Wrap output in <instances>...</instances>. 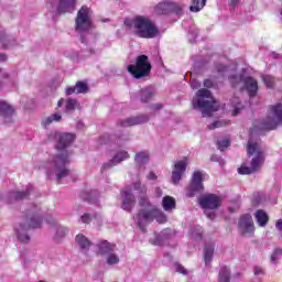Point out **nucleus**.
I'll use <instances>...</instances> for the list:
<instances>
[{
	"mask_svg": "<svg viewBox=\"0 0 282 282\" xmlns=\"http://www.w3.org/2000/svg\"><path fill=\"white\" fill-rule=\"evenodd\" d=\"M231 107L234 108L232 116H239V113H241V109H243V104H241V99H239V97H234L231 100Z\"/></svg>",
	"mask_w": 282,
	"mask_h": 282,
	"instance_id": "32",
	"label": "nucleus"
},
{
	"mask_svg": "<svg viewBox=\"0 0 282 282\" xmlns=\"http://www.w3.org/2000/svg\"><path fill=\"white\" fill-rule=\"evenodd\" d=\"M191 87H192V89H199V87H202V83H199V80H197V79H192Z\"/></svg>",
	"mask_w": 282,
	"mask_h": 282,
	"instance_id": "49",
	"label": "nucleus"
},
{
	"mask_svg": "<svg viewBox=\"0 0 282 282\" xmlns=\"http://www.w3.org/2000/svg\"><path fill=\"white\" fill-rule=\"evenodd\" d=\"M0 116L4 122H12V116H14V108L7 101H0Z\"/></svg>",
	"mask_w": 282,
	"mask_h": 282,
	"instance_id": "21",
	"label": "nucleus"
},
{
	"mask_svg": "<svg viewBox=\"0 0 282 282\" xmlns=\"http://www.w3.org/2000/svg\"><path fill=\"white\" fill-rule=\"evenodd\" d=\"M229 80L232 87H237V85H239V83H243L246 78H243V75H230Z\"/></svg>",
	"mask_w": 282,
	"mask_h": 282,
	"instance_id": "37",
	"label": "nucleus"
},
{
	"mask_svg": "<svg viewBox=\"0 0 282 282\" xmlns=\"http://www.w3.org/2000/svg\"><path fill=\"white\" fill-rule=\"evenodd\" d=\"M149 115H139L137 117H130L127 119H119L117 121V127H135V124H144L149 122Z\"/></svg>",
	"mask_w": 282,
	"mask_h": 282,
	"instance_id": "18",
	"label": "nucleus"
},
{
	"mask_svg": "<svg viewBox=\"0 0 282 282\" xmlns=\"http://www.w3.org/2000/svg\"><path fill=\"white\" fill-rule=\"evenodd\" d=\"M46 223L50 224L51 226H56V219H54V217L52 216L46 218Z\"/></svg>",
	"mask_w": 282,
	"mask_h": 282,
	"instance_id": "53",
	"label": "nucleus"
},
{
	"mask_svg": "<svg viewBox=\"0 0 282 282\" xmlns=\"http://www.w3.org/2000/svg\"><path fill=\"white\" fill-rule=\"evenodd\" d=\"M63 102H65L63 99H59L57 102V107H63Z\"/></svg>",
	"mask_w": 282,
	"mask_h": 282,
	"instance_id": "63",
	"label": "nucleus"
},
{
	"mask_svg": "<svg viewBox=\"0 0 282 282\" xmlns=\"http://www.w3.org/2000/svg\"><path fill=\"white\" fill-rule=\"evenodd\" d=\"M132 189L138 191L139 193V206L140 210H151V208H155L154 205L151 204L149 197H147V185H142L140 181H137L132 184Z\"/></svg>",
	"mask_w": 282,
	"mask_h": 282,
	"instance_id": "11",
	"label": "nucleus"
},
{
	"mask_svg": "<svg viewBox=\"0 0 282 282\" xmlns=\"http://www.w3.org/2000/svg\"><path fill=\"white\" fill-rule=\"evenodd\" d=\"M72 94H76V86L75 87H68L66 89V96H72Z\"/></svg>",
	"mask_w": 282,
	"mask_h": 282,
	"instance_id": "52",
	"label": "nucleus"
},
{
	"mask_svg": "<svg viewBox=\"0 0 282 282\" xmlns=\"http://www.w3.org/2000/svg\"><path fill=\"white\" fill-rule=\"evenodd\" d=\"M88 52H89V54H94V52H95V51H94V47H89V48H88Z\"/></svg>",
	"mask_w": 282,
	"mask_h": 282,
	"instance_id": "64",
	"label": "nucleus"
},
{
	"mask_svg": "<svg viewBox=\"0 0 282 282\" xmlns=\"http://www.w3.org/2000/svg\"><path fill=\"white\" fill-rule=\"evenodd\" d=\"M98 197H100V193L96 189H93L89 193L88 202H91L93 204H96V202H98Z\"/></svg>",
	"mask_w": 282,
	"mask_h": 282,
	"instance_id": "43",
	"label": "nucleus"
},
{
	"mask_svg": "<svg viewBox=\"0 0 282 282\" xmlns=\"http://www.w3.org/2000/svg\"><path fill=\"white\" fill-rule=\"evenodd\" d=\"M275 228L276 230H279L280 232H282V219H279L275 224Z\"/></svg>",
	"mask_w": 282,
	"mask_h": 282,
	"instance_id": "55",
	"label": "nucleus"
},
{
	"mask_svg": "<svg viewBox=\"0 0 282 282\" xmlns=\"http://www.w3.org/2000/svg\"><path fill=\"white\" fill-rule=\"evenodd\" d=\"M124 25L132 28L139 39H155L160 32L155 23L144 15H137L131 20H126Z\"/></svg>",
	"mask_w": 282,
	"mask_h": 282,
	"instance_id": "4",
	"label": "nucleus"
},
{
	"mask_svg": "<svg viewBox=\"0 0 282 282\" xmlns=\"http://www.w3.org/2000/svg\"><path fill=\"white\" fill-rule=\"evenodd\" d=\"M230 8H237L239 6V0H230Z\"/></svg>",
	"mask_w": 282,
	"mask_h": 282,
	"instance_id": "59",
	"label": "nucleus"
},
{
	"mask_svg": "<svg viewBox=\"0 0 282 282\" xmlns=\"http://www.w3.org/2000/svg\"><path fill=\"white\" fill-rule=\"evenodd\" d=\"M189 34H193V39L195 40V39H197V36L199 35V31H197V30H191V31H189Z\"/></svg>",
	"mask_w": 282,
	"mask_h": 282,
	"instance_id": "58",
	"label": "nucleus"
},
{
	"mask_svg": "<svg viewBox=\"0 0 282 282\" xmlns=\"http://www.w3.org/2000/svg\"><path fill=\"white\" fill-rule=\"evenodd\" d=\"M69 230L66 227L59 226L57 227L56 234H55V241H61L63 237H66Z\"/></svg>",
	"mask_w": 282,
	"mask_h": 282,
	"instance_id": "35",
	"label": "nucleus"
},
{
	"mask_svg": "<svg viewBox=\"0 0 282 282\" xmlns=\"http://www.w3.org/2000/svg\"><path fill=\"white\" fill-rule=\"evenodd\" d=\"M174 270L180 274H184V275L188 274V270H186V268H184V265L180 263H174Z\"/></svg>",
	"mask_w": 282,
	"mask_h": 282,
	"instance_id": "46",
	"label": "nucleus"
},
{
	"mask_svg": "<svg viewBox=\"0 0 282 282\" xmlns=\"http://www.w3.org/2000/svg\"><path fill=\"white\" fill-rule=\"evenodd\" d=\"M253 273H254L256 276H261V275L265 274L264 271H263V268H261V267H254L253 268Z\"/></svg>",
	"mask_w": 282,
	"mask_h": 282,
	"instance_id": "48",
	"label": "nucleus"
},
{
	"mask_svg": "<svg viewBox=\"0 0 282 282\" xmlns=\"http://www.w3.org/2000/svg\"><path fill=\"white\" fill-rule=\"evenodd\" d=\"M219 282H230V269L223 267L219 271Z\"/></svg>",
	"mask_w": 282,
	"mask_h": 282,
	"instance_id": "34",
	"label": "nucleus"
},
{
	"mask_svg": "<svg viewBox=\"0 0 282 282\" xmlns=\"http://www.w3.org/2000/svg\"><path fill=\"white\" fill-rule=\"evenodd\" d=\"M155 95V89L153 87L148 86L140 90L141 102H149L151 98Z\"/></svg>",
	"mask_w": 282,
	"mask_h": 282,
	"instance_id": "28",
	"label": "nucleus"
},
{
	"mask_svg": "<svg viewBox=\"0 0 282 282\" xmlns=\"http://www.w3.org/2000/svg\"><path fill=\"white\" fill-rule=\"evenodd\" d=\"M32 193H34V186L29 184L26 185L25 191L9 192L8 195L1 196V200L6 204H14V202H22V199H28Z\"/></svg>",
	"mask_w": 282,
	"mask_h": 282,
	"instance_id": "10",
	"label": "nucleus"
},
{
	"mask_svg": "<svg viewBox=\"0 0 282 282\" xmlns=\"http://www.w3.org/2000/svg\"><path fill=\"white\" fill-rule=\"evenodd\" d=\"M89 30H91V9L83 6L75 19V32L80 35V43L84 45H91L89 43V36H91Z\"/></svg>",
	"mask_w": 282,
	"mask_h": 282,
	"instance_id": "6",
	"label": "nucleus"
},
{
	"mask_svg": "<svg viewBox=\"0 0 282 282\" xmlns=\"http://www.w3.org/2000/svg\"><path fill=\"white\" fill-rule=\"evenodd\" d=\"M262 80L269 89H272L274 87V77H272L271 75H264L262 77Z\"/></svg>",
	"mask_w": 282,
	"mask_h": 282,
	"instance_id": "39",
	"label": "nucleus"
},
{
	"mask_svg": "<svg viewBox=\"0 0 282 282\" xmlns=\"http://www.w3.org/2000/svg\"><path fill=\"white\" fill-rule=\"evenodd\" d=\"M109 143V135H102L99 138V144H108Z\"/></svg>",
	"mask_w": 282,
	"mask_h": 282,
	"instance_id": "51",
	"label": "nucleus"
},
{
	"mask_svg": "<svg viewBox=\"0 0 282 282\" xmlns=\"http://www.w3.org/2000/svg\"><path fill=\"white\" fill-rule=\"evenodd\" d=\"M204 87L207 89H213V87H217V84L213 79H205Z\"/></svg>",
	"mask_w": 282,
	"mask_h": 282,
	"instance_id": "47",
	"label": "nucleus"
},
{
	"mask_svg": "<svg viewBox=\"0 0 282 282\" xmlns=\"http://www.w3.org/2000/svg\"><path fill=\"white\" fill-rule=\"evenodd\" d=\"M8 61V55L6 53H0V63H6Z\"/></svg>",
	"mask_w": 282,
	"mask_h": 282,
	"instance_id": "57",
	"label": "nucleus"
},
{
	"mask_svg": "<svg viewBox=\"0 0 282 282\" xmlns=\"http://www.w3.org/2000/svg\"><path fill=\"white\" fill-rule=\"evenodd\" d=\"M155 195H156V197H162V195H163L162 188L156 187V188H155Z\"/></svg>",
	"mask_w": 282,
	"mask_h": 282,
	"instance_id": "61",
	"label": "nucleus"
},
{
	"mask_svg": "<svg viewBox=\"0 0 282 282\" xmlns=\"http://www.w3.org/2000/svg\"><path fill=\"white\" fill-rule=\"evenodd\" d=\"M121 208L128 213H131V210H133V206H135V196L133 195V189L131 187H126L121 192Z\"/></svg>",
	"mask_w": 282,
	"mask_h": 282,
	"instance_id": "17",
	"label": "nucleus"
},
{
	"mask_svg": "<svg viewBox=\"0 0 282 282\" xmlns=\"http://www.w3.org/2000/svg\"><path fill=\"white\" fill-rule=\"evenodd\" d=\"M75 88L76 94H87V91H89V86L83 82H77Z\"/></svg>",
	"mask_w": 282,
	"mask_h": 282,
	"instance_id": "38",
	"label": "nucleus"
},
{
	"mask_svg": "<svg viewBox=\"0 0 282 282\" xmlns=\"http://www.w3.org/2000/svg\"><path fill=\"white\" fill-rule=\"evenodd\" d=\"M171 235H173L172 229H163L160 234L154 235V240H150L153 246H162L169 239H171Z\"/></svg>",
	"mask_w": 282,
	"mask_h": 282,
	"instance_id": "22",
	"label": "nucleus"
},
{
	"mask_svg": "<svg viewBox=\"0 0 282 282\" xmlns=\"http://www.w3.org/2000/svg\"><path fill=\"white\" fill-rule=\"evenodd\" d=\"M129 158H130L129 152L124 150H119L118 152H116V154L109 162L102 164L101 173H105L107 169L117 166V164H120V162H124V160H129Z\"/></svg>",
	"mask_w": 282,
	"mask_h": 282,
	"instance_id": "19",
	"label": "nucleus"
},
{
	"mask_svg": "<svg viewBox=\"0 0 282 282\" xmlns=\"http://www.w3.org/2000/svg\"><path fill=\"white\" fill-rule=\"evenodd\" d=\"M48 139L55 140L58 152L46 163V174L48 176L55 175L56 180L61 181L70 173L67 169V164H69V151L67 149L72 147L76 135L69 132H51Z\"/></svg>",
	"mask_w": 282,
	"mask_h": 282,
	"instance_id": "2",
	"label": "nucleus"
},
{
	"mask_svg": "<svg viewBox=\"0 0 282 282\" xmlns=\"http://www.w3.org/2000/svg\"><path fill=\"white\" fill-rule=\"evenodd\" d=\"M215 254V243L206 242L204 247V261L205 265H210L213 261V257Z\"/></svg>",
	"mask_w": 282,
	"mask_h": 282,
	"instance_id": "24",
	"label": "nucleus"
},
{
	"mask_svg": "<svg viewBox=\"0 0 282 282\" xmlns=\"http://www.w3.org/2000/svg\"><path fill=\"white\" fill-rule=\"evenodd\" d=\"M154 12L156 14H171V12L174 14H181L182 7L177 4V2L165 0L155 7Z\"/></svg>",
	"mask_w": 282,
	"mask_h": 282,
	"instance_id": "14",
	"label": "nucleus"
},
{
	"mask_svg": "<svg viewBox=\"0 0 282 282\" xmlns=\"http://www.w3.org/2000/svg\"><path fill=\"white\" fill-rule=\"evenodd\" d=\"M154 219L158 224H166L167 221L166 215L161 209H158V207L151 208L150 210H139L137 215V224L142 232H147V226L152 224Z\"/></svg>",
	"mask_w": 282,
	"mask_h": 282,
	"instance_id": "7",
	"label": "nucleus"
},
{
	"mask_svg": "<svg viewBox=\"0 0 282 282\" xmlns=\"http://www.w3.org/2000/svg\"><path fill=\"white\" fill-rule=\"evenodd\" d=\"M226 124H228V121H226V120H217V121H214L212 124H209L208 129H210V130L219 129L220 127H226Z\"/></svg>",
	"mask_w": 282,
	"mask_h": 282,
	"instance_id": "42",
	"label": "nucleus"
},
{
	"mask_svg": "<svg viewBox=\"0 0 282 282\" xmlns=\"http://www.w3.org/2000/svg\"><path fill=\"white\" fill-rule=\"evenodd\" d=\"M61 120H63V116H61V113L58 112H55L48 117H45L42 120V127H44V129H47L50 124H53V122H61Z\"/></svg>",
	"mask_w": 282,
	"mask_h": 282,
	"instance_id": "29",
	"label": "nucleus"
},
{
	"mask_svg": "<svg viewBox=\"0 0 282 282\" xmlns=\"http://www.w3.org/2000/svg\"><path fill=\"white\" fill-rule=\"evenodd\" d=\"M239 229L243 237H248L254 234V223L250 214H245L240 217L238 223Z\"/></svg>",
	"mask_w": 282,
	"mask_h": 282,
	"instance_id": "16",
	"label": "nucleus"
},
{
	"mask_svg": "<svg viewBox=\"0 0 282 282\" xmlns=\"http://www.w3.org/2000/svg\"><path fill=\"white\" fill-rule=\"evenodd\" d=\"M206 216L208 217V219H215L216 217L215 212H209L206 214Z\"/></svg>",
	"mask_w": 282,
	"mask_h": 282,
	"instance_id": "62",
	"label": "nucleus"
},
{
	"mask_svg": "<svg viewBox=\"0 0 282 282\" xmlns=\"http://www.w3.org/2000/svg\"><path fill=\"white\" fill-rule=\"evenodd\" d=\"M194 109H200L203 118H210L219 109V102L213 97V93L206 88H200L193 99Z\"/></svg>",
	"mask_w": 282,
	"mask_h": 282,
	"instance_id": "5",
	"label": "nucleus"
},
{
	"mask_svg": "<svg viewBox=\"0 0 282 282\" xmlns=\"http://www.w3.org/2000/svg\"><path fill=\"white\" fill-rule=\"evenodd\" d=\"M151 62H149V56L147 55H139L135 59V64H130L128 66V72L140 80V78H144L151 74Z\"/></svg>",
	"mask_w": 282,
	"mask_h": 282,
	"instance_id": "8",
	"label": "nucleus"
},
{
	"mask_svg": "<svg viewBox=\"0 0 282 282\" xmlns=\"http://www.w3.org/2000/svg\"><path fill=\"white\" fill-rule=\"evenodd\" d=\"M151 109H153V111H160V109H162V104H154L151 106Z\"/></svg>",
	"mask_w": 282,
	"mask_h": 282,
	"instance_id": "54",
	"label": "nucleus"
},
{
	"mask_svg": "<svg viewBox=\"0 0 282 282\" xmlns=\"http://www.w3.org/2000/svg\"><path fill=\"white\" fill-rule=\"evenodd\" d=\"M80 219H82V223H83V224H89V221H91V215H89V214H84V215L80 217Z\"/></svg>",
	"mask_w": 282,
	"mask_h": 282,
	"instance_id": "50",
	"label": "nucleus"
},
{
	"mask_svg": "<svg viewBox=\"0 0 282 282\" xmlns=\"http://www.w3.org/2000/svg\"><path fill=\"white\" fill-rule=\"evenodd\" d=\"M116 246L109 243V241L104 240L101 243H99V253L100 254H111V252H115Z\"/></svg>",
	"mask_w": 282,
	"mask_h": 282,
	"instance_id": "31",
	"label": "nucleus"
},
{
	"mask_svg": "<svg viewBox=\"0 0 282 282\" xmlns=\"http://www.w3.org/2000/svg\"><path fill=\"white\" fill-rule=\"evenodd\" d=\"M282 257V249L276 248L273 253L271 254V262L272 263H279V259Z\"/></svg>",
	"mask_w": 282,
	"mask_h": 282,
	"instance_id": "40",
	"label": "nucleus"
},
{
	"mask_svg": "<svg viewBox=\"0 0 282 282\" xmlns=\"http://www.w3.org/2000/svg\"><path fill=\"white\" fill-rule=\"evenodd\" d=\"M202 227L192 228L189 230L192 239H195L196 241H202Z\"/></svg>",
	"mask_w": 282,
	"mask_h": 282,
	"instance_id": "36",
	"label": "nucleus"
},
{
	"mask_svg": "<svg viewBox=\"0 0 282 282\" xmlns=\"http://www.w3.org/2000/svg\"><path fill=\"white\" fill-rule=\"evenodd\" d=\"M43 226V214H41V207L37 205H33L26 214L24 223H20L18 227H15V235L22 243H30V235L28 230L30 228L36 229Z\"/></svg>",
	"mask_w": 282,
	"mask_h": 282,
	"instance_id": "3",
	"label": "nucleus"
},
{
	"mask_svg": "<svg viewBox=\"0 0 282 282\" xmlns=\"http://www.w3.org/2000/svg\"><path fill=\"white\" fill-rule=\"evenodd\" d=\"M76 109V100L75 99H67L66 100V111L69 113Z\"/></svg>",
	"mask_w": 282,
	"mask_h": 282,
	"instance_id": "44",
	"label": "nucleus"
},
{
	"mask_svg": "<svg viewBox=\"0 0 282 282\" xmlns=\"http://www.w3.org/2000/svg\"><path fill=\"white\" fill-rule=\"evenodd\" d=\"M46 7L50 12H53V17H58L74 12L76 9V0H50Z\"/></svg>",
	"mask_w": 282,
	"mask_h": 282,
	"instance_id": "9",
	"label": "nucleus"
},
{
	"mask_svg": "<svg viewBox=\"0 0 282 282\" xmlns=\"http://www.w3.org/2000/svg\"><path fill=\"white\" fill-rule=\"evenodd\" d=\"M243 87L246 91L249 94V98H254L257 96V91H259V83L253 77H245Z\"/></svg>",
	"mask_w": 282,
	"mask_h": 282,
	"instance_id": "20",
	"label": "nucleus"
},
{
	"mask_svg": "<svg viewBox=\"0 0 282 282\" xmlns=\"http://www.w3.org/2000/svg\"><path fill=\"white\" fill-rule=\"evenodd\" d=\"M202 172H194L192 176V182L187 187L186 196L187 197H195L197 193H202L204 191V184L202 183Z\"/></svg>",
	"mask_w": 282,
	"mask_h": 282,
	"instance_id": "15",
	"label": "nucleus"
},
{
	"mask_svg": "<svg viewBox=\"0 0 282 282\" xmlns=\"http://www.w3.org/2000/svg\"><path fill=\"white\" fill-rule=\"evenodd\" d=\"M162 207L166 213H171V210H175L176 203L173 196H165L162 199Z\"/></svg>",
	"mask_w": 282,
	"mask_h": 282,
	"instance_id": "30",
	"label": "nucleus"
},
{
	"mask_svg": "<svg viewBox=\"0 0 282 282\" xmlns=\"http://www.w3.org/2000/svg\"><path fill=\"white\" fill-rule=\"evenodd\" d=\"M148 180H158V175H155V173H153V172H150L148 174Z\"/></svg>",
	"mask_w": 282,
	"mask_h": 282,
	"instance_id": "60",
	"label": "nucleus"
},
{
	"mask_svg": "<svg viewBox=\"0 0 282 282\" xmlns=\"http://www.w3.org/2000/svg\"><path fill=\"white\" fill-rule=\"evenodd\" d=\"M206 6V0H193L189 7L191 12H200Z\"/></svg>",
	"mask_w": 282,
	"mask_h": 282,
	"instance_id": "33",
	"label": "nucleus"
},
{
	"mask_svg": "<svg viewBox=\"0 0 282 282\" xmlns=\"http://www.w3.org/2000/svg\"><path fill=\"white\" fill-rule=\"evenodd\" d=\"M150 155L149 152L142 151V152H137L134 156V162L135 164L139 165V169H144L147 164H149Z\"/></svg>",
	"mask_w": 282,
	"mask_h": 282,
	"instance_id": "25",
	"label": "nucleus"
},
{
	"mask_svg": "<svg viewBox=\"0 0 282 282\" xmlns=\"http://www.w3.org/2000/svg\"><path fill=\"white\" fill-rule=\"evenodd\" d=\"M188 166V158H184L181 161L174 162V166L172 170V183L174 186H177L182 178L184 177V173H186V167Z\"/></svg>",
	"mask_w": 282,
	"mask_h": 282,
	"instance_id": "13",
	"label": "nucleus"
},
{
	"mask_svg": "<svg viewBox=\"0 0 282 282\" xmlns=\"http://www.w3.org/2000/svg\"><path fill=\"white\" fill-rule=\"evenodd\" d=\"M198 204L205 210H216L221 206V198L215 194H206L198 198Z\"/></svg>",
	"mask_w": 282,
	"mask_h": 282,
	"instance_id": "12",
	"label": "nucleus"
},
{
	"mask_svg": "<svg viewBox=\"0 0 282 282\" xmlns=\"http://www.w3.org/2000/svg\"><path fill=\"white\" fill-rule=\"evenodd\" d=\"M282 124V105L276 104L269 107L267 118L259 124H254L250 130V137L247 144V155L251 159V166L241 165L238 169L239 175H251L261 170L265 163V149L261 143V139H254V132L272 131Z\"/></svg>",
	"mask_w": 282,
	"mask_h": 282,
	"instance_id": "1",
	"label": "nucleus"
},
{
	"mask_svg": "<svg viewBox=\"0 0 282 282\" xmlns=\"http://www.w3.org/2000/svg\"><path fill=\"white\" fill-rule=\"evenodd\" d=\"M0 45L2 50H12V47H17L19 43L17 42V39L1 34L0 35Z\"/></svg>",
	"mask_w": 282,
	"mask_h": 282,
	"instance_id": "23",
	"label": "nucleus"
},
{
	"mask_svg": "<svg viewBox=\"0 0 282 282\" xmlns=\"http://www.w3.org/2000/svg\"><path fill=\"white\" fill-rule=\"evenodd\" d=\"M226 69H228V67H226L225 65L219 64L217 66V72H219V74H221V72H226Z\"/></svg>",
	"mask_w": 282,
	"mask_h": 282,
	"instance_id": "56",
	"label": "nucleus"
},
{
	"mask_svg": "<svg viewBox=\"0 0 282 282\" xmlns=\"http://www.w3.org/2000/svg\"><path fill=\"white\" fill-rule=\"evenodd\" d=\"M256 221L261 228H265L268 226V221H270V217L263 209H258L254 214Z\"/></svg>",
	"mask_w": 282,
	"mask_h": 282,
	"instance_id": "26",
	"label": "nucleus"
},
{
	"mask_svg": "<svg viewBox=\"0 0 282 282\" xmlns=\"http://www.w3.org/2000/svg\"><path fill=\"white\" fill-rule=\"evenodd\" d=\"M217 147L219 151H224L225 149H228V147H230V140L224 139L221 141H218Z\"/></svg>",
	"mask_w": 282,
	"mask_h": 282,
	"instance_id": "45",
	"label": "nucleus"
},
{
	"mask_svg": "<svg viewBox=\"0 0 282 282\" xmlns=\"http://www.w3.org/2000/svg\"><path fill=\"white\" fill-rule=\"evenodd\" d=\"M120 258L116 256V253L111 252L108 253L107 263L108 265H116V263H119Z\"/></svg>",
	"mask_w": 282,
	"mask_h": 282,
	"instance_id": "41",
	"label": "nucleus"
},
{
	"mask_svg": "<svg viewBox=\"0 0 282 282\" xmlns=\"http://www.w3.org/2000/svg\"><path fill=\"white\" fill-rule=\"evenodd\" d=\"M75 241L79 246L80 250H83V252H87V250L91 248V241H89V239H87V237L84 235H77Z\"/></svg>",
	"mask_w": 282,
	"mask_h": 282,
	"instance_id": "27",
	"label": "nucleus"
}]
</instances>
